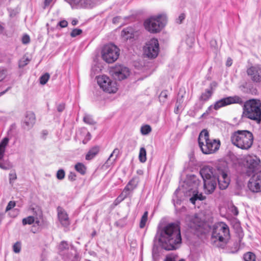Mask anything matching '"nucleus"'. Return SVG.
Segmentation results:
<instances>
[{"mask_svg": "<svg viewBox=\"0 0 261 261\" xmlns=\"http://www.w3.org/2000/svg\"><path fill=\"white\" fill-rule=\"evenodd\" d=\"M65 109V105L64 103H61L57 107V110L59 112H62Z\"/></svg>", "mask_w": 261, "mask_h": 261, "instance_id": "4d7b16f0", "label": "nucleus"}, {"mask_svg": "<svg viewBox=\"0 0 261 261\" xmlns=\"http://www.w3.org/2000/svg\"><path fill=\"white\" fill-rule=\"evenodd\" d=\"M200 174L203 180L213 179L216 178L217 174V168L214 169L210 166H205L201 169Z\"/></svg>", "mask_w": 261, "mask_h": 261, "instance_id": "f3484780", "label": "nucleus"}, {"mask_svg": "<svg viewBox=\"0 0 261 261\" xmlns=\"http://www.w3.org/2000/svg\"><path fill=\"white\" fill-rule=\"evenodd\" d=\"M13 250L15 253H18L21 250V244L19 242H17L13 246Z\"/></svg>", "mask_w": 261, "mask_h": 261, "instance_id": "49530a36", "label": "nucleus"}, {"mask_svg": "<svg viewBox=\"0 0 261 261\" xmlns=\"http://www.w3.org/2000/svg\"><path fill=\"white\" fill-rule=\"evenodd\" d=\"M200 180L194 174L188 175L185 181L184 186L186 187L188 191L197 190L200 184Z\"/></svg>", "mask_w": 261, "mask_h": 261, "instance_id": "dca6fc26", "label": "nucleus"}, {"mask_svg": "<svg viewBox=\"0 0 261 261\" xmlns=\"http://www.w3.org/2000/svg\"><path fill=\"white\" fill-rule=\"evenodd\" d=\"M97 82L100 88L106 92L115 93L117 90L116 82L112 81L105 75L97 76Z\"/></svg>", "mask_w": 261, "mask_h": 261, "instance_id": "1a4fd4ad", "label": "nucleus"}, {"mask_svg": "<svg viewBox=\"0 0 261 261\" xmlns=\"http://www.w3.org/2000/svg\"><path fill=\"white\" fill-rule=\"evenodd\" d=\"M148 212L145 211L142 216L139 224V226L141 228H143L145 226L146 222L148 219Z\"/></svg>", "mask_w": 261, "mask_h": 261, "instance_id": "f704fd0d", "label": "nucleus"}, {"mask_svg": "<svg viewBox=\"0 0 261 261\" xmlns=\"http://www.w3.org/2000/svg\"><path fill=\"white\" fill-rule=\"evenodd\" d=\"M139 159L141 163H144L146 161V151L144 147H141L140 149Z\"/></svg>", "mask_w": 261, "mask_h": 261, "instance_id": "473e14b6", "label": "nucleus"}, {"mask_svg": "<svg viewBox=\"0 0 261 261\" xmlns=\"http://www.w3.org/2000/svg\"><path fill=\"white\" fill-rule=\"evenodd\" d=\"M76 176L75 173L70 172L68 175V178L69 180L73 181L76 179Z\"/></svg>", "mask_w": 261, "mask_h": 261, "instance_id": "3c124183", "label": "nucleus"}, {"mask_svg": "<svg viewBox=\"0 0 261 261\" xmlns=\"http://www.w3.org/2000/svg\"><path fill=\"white\" fill-rule=\"evenodd\" d=\"M4 155L5 154L0 155V168L8 170L11 167V166L8 160H4Z\"/></svg>", "mask_w": 261, "mask_h": 261, "instance_id": "c756f323", "label": "nucleus"}, {"mask_svg": "<svg viewBox=\"0 0 261 261\" xmlns=\"http://www.w3.org/2000/svg\"><path fill=\"white\" fill-rule=\"evenodd\" d=\"M35 221L34 218L33 216H29L27 218H23L22 219V224L23 225H27V224H32L34 223Z\"/></svg>", "mask_w": 261, "mask_h": 261, "instance_id": "ea45409f", "label": "nucleus"}, {"mask_svg": "<svg viewBox=\"0 0 261 261\" xmlns=\"http://www.w3.org/2000/svg\"><path fill=\"white\" fill-rule=\"evenodd\" d=\"M31 59L28 57L26 56L25 55L23 56V57L19 61V68H23L25 66L29 63Z\"/></svg>", "mask_w": 261, "mask_h": 261, "instance_id": "72a5a7b5", "label": "nucleus"}, {"mask_svg": "<svg viewBox=\"0 0 261 261\" xmlns=\"http://www.w3.org/2000/svg\"><path fill=\"white\" fill-rule=\"evenodd\" d=\"M65 175V171L63 169H59L56 174L57 178L59 180H62L64 178Z\"/></svg>", "mask_w": 261, "mask_h": 261, "instance_id": "c03bdc74", "label": "nucleus"}, {"mask_svg": "<svg viewBox=\"0 0 261 261\" xmlns=\"http://www.w3.org/2000/svg\"><path fill=\"white\" fill-rule=\"evenodd\" d=\"M99 150V147L98 146L91 148L86 155V160H91L93 159L98 153Z\"/></svg>", "mask_w": 261, "mask_h": 261, "instance_id": "bb28decb", "label": "nucleus"}, {"mask_svg": "<svg viewBox=\"0 0 261 261\" xmlns=\"http://www.w3.org/2000/svg\"><path fill=\"white\" fill-rule=\"evenodd\" d=\"M247 186L252 192L257 193L261 191V170L252 175Z\"/></svg>", "mask_w": 261, "mask_h": 261, "instance_id": "4468645a", "label": "nucleus"}, {"mask_svg": "<svg viewBox=\"0 0 261 261\" xmlns=\"http://www.w3.org/2000/svg\"><path fill=\"white\" fill-rule=\"evenodd\" d=\"M30 41V38L28 35H24L22 38V42L23 44H28Z\"/></svg>", "mask_w": 261, "mask_h": 261, "instance_id": "8fccbe9b", "label": "nucleus"}, {"mask_svg": "<svg viewBox=\"0 0 261 261\" xmlns=\"http://www.w3.org/2000/svg\"><path fill=\"white\" fill-rule=\"evenodd\" d=\"M4 29V27L2 25L0 24V33H2Z\"/></svg>", "mask_w": 261, "mask_h": 261, "instance_id": "e2e57ef3", "label": "nucleus"}, {"mask_svg": "<svg viewBox=\"0 0 261 261\" xmlns=\"http://www.w3.org/2000/svg\"><path fill=\"white\" fill-rule=\"evenodd\" d=\"M11 89V87H9L8 88H7L6 90H5V91L2 92H0V96H1L2 95H4V94H5L9 90H10Z\"/></svg>", "mask_w": 261, "mask_h": 261, "instance_id": "052dcab7", "label": "nucleus"}, {"mask_svg": "<svg viewBox=\"0 0 261 261\" xmlns=\"http://www.w3.org/2000/svg\"><path fill=\"white\" fill-rule=\"evenodd\" d=\"M159 241L162 247L166 250L177 249L181 243L179 225L170 223L162 227L160 231Z\"/></svg>", "mask_w": 261, "mask_h": 261, "instance_id": "f257e3e1", "label": "nucleus"}, {"mask_svg": "<svg viewBox=\"0 0 261 261\" xmlns=\"http://www.w3.org/2000/svg\"><path fill=\"white\" fill-rule=\"evenodd\" d=\"M59 25L61 28H65L68 25V22L66 20H62L59 22Z\"/></svg>", "mask_w": 261, "mask_h": 261, "instance_id": "6e6d98bb", "label": "nucleus"}, {"mask_svg": "<svg viewBox=\"0 0 261 261\" xmlns=\"http://www.w3.org/2000/svg\"><path fill=\"white\" fill-rule=\"evenodd\" d=\"M69 249V245L66 241H62L61 242L59 245V249L61 251L67 250Z\"/></svg>", "mask_w": 261, "mask_h": 261, "instance_id": "de8ad7c7", "label": "nucleus"}, {"mask_svg": "<svg viewBox=\"0 0 261 261\" xmlns=\"http://www.w3.org/2000/svg\"><path fill=\"white\" fill-rule=\"evenodd\" d=\"M82 33V30L80 29H74L70 33V36L72 37H75L80 35Z\"/></svg>", "mask_w": 261, "mask_h": 261, "instance_id": "a18cd8bd", "label": "nucleus"}, {"mask_svg": "<svg viewBox=\"0 0 261 261\" xmlns=\"http://www.w3.org/2000/svg\"><path fill=\"white\" fill-rule=\"evenodd\" d=\"M140 131L143 135H147L151 132V127L149 125H144L141 126Z\"/></svg>", "mask_w": 261, "mask_h": 261, "instance_id": "e433bc0d", "label": "nucleus"}, {"mask_svg": "<svg viewBox=\"0 0 261 261\" xmlns=\"http://www.w3.org/2000/svg\"><path fill=\"white\" fill-rule=\"evenodd\" d=\"M53 0H45L44 2V9L49 6Z\"/></svg>", "mask_w": 261, "mask_h": 261, "instance_id": "13d9d810", "label": "nucleus"}, {"mask_svg": "<svg viewBox=\"0 0 261 261\" xmlns=\"http://www.w3.org/2000/svg\"><path fill=\"white\" fill-rule=\"evenodd\" d=\"M255 255L251 252H248L244 255V259L245 261H255Z\"/></svg>", "mask_w": 261, "mask_h": 261, "instance_id": "c9c22d12", "label": "nucleus"}, {"mask_svg": "<svg viewBox=\"0 0 261 261\" xmlns=\"http://www.w3.org/2000/svg\"><path fill=\"white\" fill-rule=\"evenodd\" d=\"M199 146L203 154H210L216 152L220 148V141L218 139H211L209 133L206 129H203L199 134Z\"/></svg>", "mask_w": 261, "mask_h": 261, "instance_id": "f03ea898", "label": "nucleus"}, {"mask_svg": "<svg viewBox=\"0 0 261 261\" xmlns=\"http://www.w3.org/2000/svg\"><path fill=\"white\" fill-rule=\"evenodd\" d=\"M75 169L82 175L85 174L86 172V167L81 163H78L75 165Z\"/></svg>", "mask_w": 261, "mask_h": 261, "instance_id": "2f4dec72", "label": "nucleus"}, {"mask_svg": "<svg viewBox=\"0 0 261 261\" xmlns=\"http://www.w3.org/2000/svg\"><path fill=\"white\" fill-rule=\"evenodd\" d=\"M231 143L237 147L248 150L252 145L253 134L246 130H238L233 132L230 137Z\"/></svg>", "mask_w": 261, "mask_h": 261, "instance_id": "7ed1b4c3", "label": "nucleus"}, {"mask_svg": "<svg viewBox=\"0 0 261 261\" xmlns=\"http://www.w3.org/2000/svg\"><path fill=\"white\" fill-rule=\"evenodd\" d=\"M120 151L118 148H116L114 149L112 153L110 154L109 158L106 162L105 164L107 166H110V165L114 164L117 159V158L119 154Z\"/></svg>", "mask_w": 261, "mask_h": 261, "instance_id": "393cba45", "label": "nucleus"}, {"mask_svg": "<svg viewBox=\"0 0 261 261\" xmlns=\"http://www.w3.org/2000/svg\"><path fill=\"white\" fill-rule=\"evenodd\" d=\"M243 102V101L239 96H229L225 98H222L217 101H216L214 106L211 105L210 106L207 110H206V112L207 113H209L210 111L212 110V109L213 108L215 110H217L219 109L226 106L227 105H229L233 103H242Z\"/></svg>", "mask_w": 261, "mask_h": 261, "instance_id": "9d476101", "label": "nucleus"}, {"mask_svg": "<svg viewBox=\"0 0 261 261\" xmlns=\"http://www.w3.org/2000/svg\"><path fill=\"white\" fill-rule=\"evenodd\" d=\"M78 21L76 19H73L71 21V24L73 25H75L77 24Z\"/></svg>", "mask_w": 261, "mask_h": 261, "instance_id": "680f3d73", "label": "nucleus"}, {"mask_svg": "<svg viewBox=\"0 0 261 261\" xmlns=\"http://www.w3.org/2000/svg\"><path fill=\"white\" fill-rule=\"evenodd\" d=\"M243 115L259 124L261 122V101L259 99H251L244 104Z\"/></svg>", "mask_w": 261, "mask_h": 261, "instance_id": "20e7f679", "label": "nucleus"}, {"mask_svg": "<svg viewBox=\"0 0 261 261\" xmlns=\"http://www.w3.org/2000/svg\"><path fill=\"white\" fill-rule=\"evenodd\" d=\"M184 94H180V93H178L174 109V112L176 114H178L179 111L181 109H183L184 107Z\"/></svg>", "mask_w": 261, "mask_h": 261, "instance_id": "b1692460", "label": "nucleus"}, {"mask_svg": "<svg viewBox=\"0 0 261 261\" xmlns=\"http://www.w3.org/2000/svg\"><path fill=\"white\" fill-rule=\"evenodd\" d=\"M232 64V60L230 58H228L226 63L227 66H230Z\"/></svg>", "mask_w": 261, "mask_h": 261, "instance_id": "bf43d9fd", "label": "nucleus"}, {"mask_svg": "<svg viewBox=\"0 0 261 261\" xmlns=\"http://www.w3.org/2000/svg\"><path fill=\"white\" fill-rule=\"evenodd\" d=\"M110 72L113 77L119 81L126 79L130 74L129 69L122 65H116L111 68Z\"/></svg>", "mask_w": 261, "mask_h": 261, "instance_id": "ddd939ff", "label": "nucleus"}, {"mask_svg": "<svg viewBox=\"0 0 261 261\" xmlns=\"http://www.w3.org/2000/svg\"><path fill=\"white\" fill-rule=\"evenodd\" d=\"M119 56V49L113 44L105 45L101 51L102 59L108 63L114 62Z\"/></svg>", "mask_w": 261, "mask_h": 261, "instance_id": "0eeeda50", "label": "nucleus"}, {"mask_svg": "<svg viewBox=\"0 0 261 261\" xmlns=\"http://www.w3.org/2000/svg\"><path fill=\"white\" fill-rule=\"evenodd\" d=\"M178 192V189H176L174 193L172 198V201L175 206H176V205L180 204L181 202V200L179 199L177 197Z\"/></svg>", "mask_w": 261, "mask_h": 261, "instance_id": "79ce46f5", "label": "nucleus"}, {"mask_svg": "<svg viewBox=\"0 0 261 261\" xmlns=\"http://www.w3.org/2000/svg\"><path fill=\"white\" fill-rule=\"evenodd\" d=\"M230 211L235 216H237L239 214V211L238 208L232 205L230 207Z\"/></svg>", "mask_w": 261, "mask_h": 261, "instance_id": "603ef678", "label": "nucleus"}, {"mask_svg": "<svg viewBox=\"0 0 261 261\" xmlns=\"http://www.w3.org/2000/svg\"><path fill=\"white\" fill-rule=\"evenodd\" d=\"M167 97H168L167 91L165 90V91H162L159 96V100H160V102L162 103H165L167 99Z\"/></svg>", "mask_w": 261, "mask_h": 261, "instance_id": "4c0bfd02", "label": "nucleus"}, {"mask_svg": "<svg viewBox=\"0 0 261 261\" xmlns=\"http://www.w3.org/2000/svg\"><path fill=\"white\" fill-rule=\"evenodd\" d=\"M260 160L256 156L247 155L243 161L245 173L248 176H251L260 168Z\"/></svg>", "mask_w": 261, "mask_h": 261, "instance_id": "6e6552de", "label": "nucleus"}, {"mask_svg": "<svg viewBox=\"0 0 261 261\" xmlns=\"http://www.w3.org/2000/svg\"><path fill=\"white\" fill-rule=\"evenodd\" d=\"M95 234H96V231H93V232H92V236L93 237V236H94Z\"/></svg>", "mask_w": 261, "mask_h": 261, "instance_id": "0e129e2a", "label": "nucleus"}, {"mask_svg": "<svg viewBox=\"0 0 261 261\" xmlns=\"http://www.w3.org/2000/svg\"><path fill=\"white\" fill-rule=\"evenodd\" d=\"M216 182L218 183L221 190L226 189L230 182V179L227 175V168L223 166L217 167V174L216 178Z\"/></svg>", "mask_w": 261, "mask_h": 261, "instance_id": "9b49d317", "label": "nucleus"}, {"mask_svg": "<svg viewBox=\"0 0 261 261\" xmlns=\"http://www.w3.org/2000/svg\"><path fill=\"white\" fill-rule=\"evenodd\" d=\"M8 74L7 69L4 67H0V82L4 80Z\"/></svg>", "mask_w": 261, "mask_h": 261, "instance_id": "58836bf2", "label": "nucleus"}, {"mask_svg": "<svg viewBox=\"0 0 261 261\" xmlns=\"http://www.w3.org/2000/svg\"><path fill=\"white\" fill-rule=\"evenodd\" d=\"M206 223L202 221L197 215L192 218L190 222V227L201 232H203Z\"/></svg>", "mask_w": 261, "mask_h": 261, "instance_id": "6ab92c4d", "label": "nucleus"}, {"mask_svg": "<svg viewBox=\"0 0 261 261\" xmlns=\"http://www.w3.org/2000/svg\"><path fill=\"white\" fill-rule=\"evenodd\" d=\"M212 239L214 243L218 241L217 246L224 248L230 238L228 226L224 222H219L214 225L212 232Z\"/></svg>", "mask_w": 261, "mask_h": 261, "instance_id": "39448f33", "label": "nucleus"}, {"mask_svg": "<svg viewBox=\"0 0 261 261\" xmlns=\"http://www.w3.org/2000/svg\"><path fill=\"white\" fill-rule=\"evenodd\" d=\"M185 18V15L184 13L180 14L177 19V22L181 23Z\"/></svg>", "mask_w": 261, "mask_h": 261, "instance_id": "864d4df0", "label": "nucleus"}, {"mask_svg": "<svg viewBox=\"0 0 261 261\" xmlns=\"http://www.w3.org/2000/svg\"><path fill=\"white\" fill-rule=\"evenodd\" d=\"M134 31L132 28L128 27L124 29L121 33V36L123 39L127 40L129 39L133 38L134 36Z\"/></svg>", "mask_w": 261, "mask_h": 261, "instance_id": "5701e85b", "label": "nucleus"}, {"mask_svg": "<svg viewBox=\"0 0 261 261\" xmlns=\"http://www.w3.org/2000/svg\"><path fill=\"white\" fill-rule=\"evenodd\" d=\"M16 205V203L14 201H10L9 202L8 205L6 208V212H8L11 210L12 208H13Z\"/></svg>", "mask_w": 261, "mask_h": 261, "instance_id": "09e8293b", "label": "nucleus"}, {"mask_svg": "<svg viewBox=\"0 0 261 261\" xmlns=\"http://www.w3.org/2000/svg\"><path fill=\"white\" fill-rule=\"evenodd\" d=\"M83 120L85 123L88 124L92 125L95 123V122L92 118L91 116L89 115H85L84 117Z\"/></svg>", "mask_w": 261, "mask_h": 261, "instance_id": "a19ab883", "label": "nucleus"}, {"mask_svg": "<svg viewBox=\"0 0 261 261\" xmlns=\"http://www.w3.org/2000/svg\"><path fill=\"white\" fill-rule=\"evenodd\" d=\"M167 16L165 14H161L147 19L144 23L146 30L151 33L160 32L167 23Z\"/></svg>", "mask_w": 261, "mask_h": 261, "instance_id": "423d86ee", "label": "nucleus"}, {"mask_svg": "<svg viewBox=\"0 0 261 261\" xmlns=\"http://www.w3.org/2000/svg\"><path fill=\"white\" fill-rule=\"evenodd\" d=\"M50 75L48 73H46L41 76L40 77V83L42 85L45 84L49 79Z\"/></svg>", "mask_w": 261, "mask_h": 261, "instance_id": "37998d69", "label": "nucleus"}, {"mask_svg": "<svg viewBox=\"0 0 261 261\" xmlns=\"http://www.w3.org/2000/svg\"><path fill=\"white\" fill-rule=\"evenodd\" d=\"M36 122L35 114L32 112H27L23 121V127L29 130L33 127Z\"/></svg>", "mask_w": 261, "mask_h": 261, "instance_id": "a211bd4d", "label": "nucleus"}, {"mask_svg": "<svg viewBox=\"0 0 261 261\" xmlns=\"http://www.w3.org/2000/svg\"><path fill=\"white\" fill-rule=\"evenodd\" d=\"M71 5H74L77 7L90 8L95 5L94 0H66Z\"/></svg>", "mask_w": 261, "mask_h": 261, "instance_id": "aec40b11", "label": "nucleus"}, {"mask_svg": "<svg viewBox=\"0 0 261 261\" xmlns=\"http://www.w3.org/2000/svg\"><path fill=\"white\" fill-rule=\"evenodd\" d=\"M247 74L254 83L261 82V66L258 64L251 66L247 69Z\"/></svg>", "mask_w": 261, "mask_h": 261, "instance_id": "2eb2a0df", "label": "nucleus"}, {"mask_svg": "<svg viewBox=\"0 0 261 261\" xmlns=\"http://www.w3.org/2000/svg\"><path fill=\"white\" fill-rule=\"evenodd\" d=\"M135 187L132 185V181H130L126 187L124 188L121 196L122 197V199L126 198L129 194V191L133 190Z\"/></svg>", "mask_w": 261, "mask_h": 261, "instance_id": "cd10ccee", "label": "nucleus"}, {"mask_svg": "<svg viewBox=\"0 0 261 261\" xmlns=\"http://www.w3.org/2000/svg\"><path fill=\"white\" fill-rule=\"evenodd\" d=\"M204 191L206 194H212L215 190L217 186L216 179L215 178L211 179L203 180Z\"/></svg>", "mask_w": 261, "mask_h": 261, "instance_id": "412c9836", "label": "nucleus"}, {"mask_svg": "<svg viewBox=\"0 0 261 261\" xmlns=\"http://www.w3.org/2000/svg\"><path fill=\"white\" fill-rule=\"evenodd\" d=\"M192 191L193 195L190 198V201L192 203L195 204L196 201H202L205 199V197L201 193H199L197 190H193Z\"/></svg>", "mask_w": 261, "mask_h": 261, "instance_id": "a878e982", "label": "nucleus"}, {"mask_svg": "<svg viewBox=\"0 0 261 261\" xmlns=\"http://www.w3.org/2000/svg\"><path fill=\"white\" fill-rule=\"evenodd\" d=\"M17 178V176L15 173H10L9 174V180L11 183L12 181H14Z\"/></svg>", "mask_w": 261, "mask_h": 261, "instance_id": "5fc2aeb1", "label": "nucleus"}, {"mask_svg": "<svg viewBox=\"0 0 261 261\" xmlns=\"http://www.w3.org/2000/svg\"><path fill=\"white\" fill-rule=\"evenodd\" d=\"M57 211L58 218L61 224L64 226H68L69 224V220L67 213L61 207H58Z\"/></svg>", "mask_w": 261, "mask_h": 261, "instance_id": "4be33fe9", "label": "nucleus"}, {"mask_svg": "<svg viewBox=\"0 0 261 261\" xmlns=\"http://www.w3.org/2000/svg\"><path fill=\"white\" fill-rule=\"evenodd\" d=\"M213 94V91H212V88L210 87L209 89H207L205 90V92H203L200 98L199 99L200 100L206 101L208 100L212 96Z\"/></svg>", "mask_w": 261, "mask_h": 261, "instance_id": "c85d7f7f", "label": "nucleus"}, {"mask_svg": "<svg viewBox=\"0 0 261 261\" xmlns=\"http://www.w3.org/2000/svg\"><path fill=\"white\" fill-rule=\"evenodd\" d=\"M38 211H39V209H38ZM39 213H40V214H41V212H39Z\"/></svg>", "mask_w": 261, "mask_h": 261, "instance_id": "69168bd1", "label": "nucleus"}, {"mask_svg": "<svg viewBox=\"0 0 261 261\" xmlns=\"http://www.w3.org/2000/svg\"><path fill=\"white\" fill-rule=\"evenodd\" d=\"M10 139L8 137L4 138L0 143V155L5 154L6 147L8 145Z\"/></svg>", "mask_w": 261, "mask_h": 261, "instance_id": "7c9ffc66", "label": "nucleus"}, {"mask_svg": "<svg viewBox=\"0 0 261 261\" xmlns=\"http://www.w3.org/2000/svg\"><path fill=\"white\" fill-rule=\"evenodd\" d=\"M144 54L150 59L156 58L159 52V44L158 40L152 38L146 42L144 47Z\"/></svg>", "mask_w": 261, "mask_h": 261, "instance_id": "f8f14e48", "label": "nucleus"}]
</instances>
